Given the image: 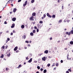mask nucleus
<instances>
[{
	"mask_svg": "<svg viewBox=\"0 0 73 73\" xmlns=\"http://www.w3.org/2000/svg\"><path fill=\"white\" fill-rule=\"evenodd\" d=\"M25 49H27V47H25L24 48Z\"/></svg>",
	"mask_w": 73,
	"mask_h": 73,
	"instance_id": "nucleus-59",
	"label": "nucleus"
},
{
	"mask_svg": "<svg viewBox=\"0 0 73 73\" xmlns=\"http://www.w3.org/2000/svg\"><path fill=\"white\" fill-rule=\"evenodd\" d=\"M48 58H51V57L50 56H48Z\"/></svg>",
	"mask_w": 73,
	"mask_h": 73,
	"instance_id": "nucleus-52",
	"label": "nucleus"
},
{
	"mask_svg": "<svg viewBox=\"0 0 73 73\" xmlns=\"http://www.w3.org/2000/svg\"><path fill=\"white\" fill-rule=\"evenodd\" d=\"M70 44H71V45H73V41H71L70 42Z\"/></svg>",
	"mask_w": 73,
	"mask_h": 73,
	"instance_id": "nucleus-13",
	"label": "nucleus"
},
{
	"mask_svg": "<svg viewBox=\"0 0 73 73\" xmlns=\"http://www.w3.org/2000/svg\"><path fill=\"white\" fill-rule=\"evenodd\" d=\"M68 49V48H64V50H67Z\"/></svg>",
	"mask_w": 73,
	"mask_h": 73,
	"instance_id": "nucleus-55",
	"label": "nucleus"
},
{
	"mask_svg": "<svg viewBox=\"0 0 73 73\" xmlns=\"http://www.w3.org/2000/svg\"><path fill=\"white\" fill-rule=\"evenodd\" d=\"M10 55H11V54H10V53H9L8 54V53H7V56L8 57H9V56H10Z\"/></svg>",
	"mask_w": 73,
	"mask_h": 73,
	"instance_id": "nucleus-17",
	"label": "nucleus"
},
{
	"mask_svg": "<svg viewBox=\"0 0 73 73\" xmlns=\"http://www.w3.org/2000/svg\"><path fill=\"white\" fill-rule=\"evenodd\" d=\"M41 18L42 19H44V17H42Z\"/></svg>",
	"mask_w": 73,
	"mask_h": 73,
	"instance_id": "nucleus-64",
	"label": "nucleus"
},
{
	"mask_svg": "<svg viewBox=\"0 0 73 73\" xmlns=\"http://www.w3.org/2000/svg\"><path fill=\"white\" fill-rule=\"evenodd\" d=\"M34 2H35V0H31V3H34Z\"/></svg>",
	"mask_w": 73,
	"mask_h": 73,
	"instance_id": "nucleus-20",
	"label": "nucleus"
},
{
	"mask_svg": "<svg viewBox=\"0 0 73 73\" xmlns=\"http://www.w3.org/2000/svg\"><path fill=\"white\" fill-rule=\"evenodd\" d=\"M36 32H38V29H37Z\"/></svg>",
	"mask_w": 73,
	"mask_h": 73,
	"instance_id": "nucleus-53",
	"label": "nucleus"
},
{
	"mask_svg": "<svg viewBox=\"0 0 73 73\" xmlns=\"http://www.w3.org/2000/svg\"><path fill=\"white\" fill-rule=\"evenodd\" d=\"M4 24H7V22H6V21H5V22H4Z\"/></svg>",
	"mask_w": 73,
	"mask_h": 73,
	"instance_id": "nucleus-39",
	"label": "nucleus"
},
{
	"mask_svg": "<svg viewBox=\"0 0 73 73\" xmlns=\"http://www.w3.org/2000/svg\"><path fill=\"white\" fill-rule=\"evenodd\" d=\"M55 63H53V64L52 65V66H54L55 65Z\"/></svg>",
	"mask_w": 73,
	"mask_h": 73,
	"instance_id": "nucleus-27",
	"label": "nucleus"
},
{
	"mask_svg": "<svg viewBox=\"0 0 73 73\" xmlns=\"http://www.w3.org/2000/svg\"><path fill=\"white\" fill-rule=\"evenodd\" d=\"M8 32H9V31H6V33H8Z\"/></svg>",
	"mask_w": 73,
	"mask_h": 73,
	"instance_id": "nucleus-62",
	"label": "nucleus"
},
{
	"mask_svg": "<svg viewBox=\"0 0 73 73\" xmlns=\"http://www.w3.org/2000/svg\"><path fill=\"white\" fill-rule=\"evenodd\" d=\"M6 70H8V68H6Z\"/></svg>",
	"mask_w": 73,
	"mask_h": 73,
	"instance_id": "nucleus-42",
	"label": "nucleus"
},
{
	"mask_svg": "<svg viewBox=\"0 0 73 73\" xmlns=\"http://www.w3.org/2000/svg\"><path fill=\"white\" fill-rule=\"evenodd\" d=\"M36 73H39V72H38V71H37Z\"/></svg>",
	"mask_w": 73,
	"mask_h": 73,
	"instance_id": "nucleus-63",
	"label": "nucleus"
},
{
	"mask_svg": "<svg viewBox=\"0 0 73 73\" xmlns=\"http://www.w3.org/2000/svg\"><path fill=\"white\" fill-rule=\"evenodd\" d=\"M21 27L23 29V28H24V25H23L21 26Z\"/></svg>",
	"mask_w": 73,
	"mask_h": 73,
	"instance_id": "nucleus-15",
	"label": "nucleus"
},
{
	"mask_svg": "<svg viewBox=\"0 0 73 73\" xmlns=\"http://www.w3.org/2000/svg\"><path fill=\"white\" fill-rule=\"evenodd\" d=\"M46 72V70H44L43 73H45Z\"/></svg>",
	"mask_w": 73,
	"mask_h": 73,
	"instance_id": "nucleus-19",
	"label": "nucleus"
},
{
	"mask_svg": "<svg viewBox=\"0 0 73 73\" xmlns=\"http://www.w3.org/2000/svg\"><path fill=\"white\" fill-rule=\"evenodd\" d=\"M47 16H48V17H50V18H51V17H52V16L50 15H49V13H47Z\"/></svg>",
	"mask_w": 73,
	"mask_h": 73,
	"instance_id": "nucleus-4",
	"label": "nucleus"
},
{
	"mask_svg": "<svg viewBox=\"0 0 73 73\" xmlns=\"http://www.w3.org/2000/svg\"><path fill=\"white\" fill-rule=\"evenodd\" d=\"M30 35H31V36H33V33H31Z\"/></svg>",
	"mask_w": 73,
	"mask_h": 73,
	"instance_id": "nucleus-25",
	"label": "nucleus"
},
{
	"mask_svg": "<svg viewBox=\"0 0 73 73\" xmlns=\"http://www.w3.org/2000/svg\"><path fill=\"white\" fill-rule=\"evenodd\" d=\"M17 11V9H16V8H15L13 9V12H14V13H15V12H16Z\"/></svg>",
	"mask_w": 73,
	"mask_h": 73,
	"instance_id": "nucleus-3",
	"label": "nucleus"
},
{
	"mask_svg": "<svg viewBox=\"0 0 73 73\" xmlns=\"http://www.w3.org/2000/svg\"><path fill=\"white\" fill-rule=\"evenodd\" d=\"M27 46H31L30 44H28Z\"/></svg>",
	"mask_w": 73,
	"mask_h": 73,
	"instance_id": "nucleus-57",
	"label": "nucleus"
},
{
	"mask_svg": "<svg viewBox=\"0 0 73 73\" xmlns=\"http://www.w3.org/2000/svg\"><path fill=\"white\" fill-rule=\"evenodd\" d=\"M34 62H35V63H36V62H37V61H35Z\"/></svg>",
	"mask_w": 73,
	"mask_h": 73,
	"instance_id": "nucleus-50",
	"label": "nucleus"
},
{
	"mask_svg": "<svg viewBox=\"0 0 73 73\" xmlns=\"http://www.w3.org/2000/svg\"><path fill=\"white\" fill-rule=\"evenodd\" d=\"M21 1V0H18V3H19V2H20Z\"/></svg>",
	"mask_w": 73,
	"mask_h": 73,
	"instance_id": "nucleus-46",
	"label": "nucleus"
},
{
	"mask_svg": "<svg viewBox=\"0 0 73 73\" xmlns=\"http://www.w3.org/2000/svg\"><path fill=\"white\" fill-rule=\"evenodd\" d=\"M50 40H52V37L50 38Z\"/></svg>",
	"mask_w": 73,
	"mask_h": 73,
	"instance_id": "nucleus-60",
	"label": "nucleus"
},
{
	"mask_svg": "<svg viewBox=\"0 0 73 73\" xmlns=\"http://www.w3.org/2000/svg\"><path fill=\"white\" fill-rule=\"evenodd\" d=\"M44 17L45 18V17H46V15L45 14H44L43 15Z\"/></svg>",
	"mask_w": 73,
	"mask_h": 73,
	"instance_id": "nucleus-38",
	"label": "nucleus"
},
{
	"mask_svg": "<svg viewBox=\"0 0 73 73\" xmlns=\"http://www.w3.org/2000/svg\"><path fill=\"white\" fill-rule=\"evenodd\" d=\"M13 33H16V31L15 30H13Z\"/></svg>",
	"mask_w": 73,
	"mask_h": 73,
	"instance_id": "nucleus-32",
	"label": "nucleus"
},
{
	"mask_svg": "<svg viewBox=\"0 0 73 73\" xmlns=\"http://www.w3.org/2000/svg\"><path fill=\"white\" fill-rule=\"evenodd\" d=\"M30 56H32V54H30Z\"/></svg>",
	"mask_w": 73,
	"mask_h": 73,
	"instance_id": "nucleus-56",
	"label": "nucleus"
},
{
	"mask_svg": "<svg viewBox=\"0 0 73 73\" xmlns=\"http://www.w3.org/2000/svg\"><path fill=\"white\" fill-rule=\"evenodd\" d=\"M49 52V51L48 50H45L44 52V53H46V54H47V53H48V52Z\"/></svg>",
	"mask_w": 73,
	"mask_h": 73,
	"instance_id": "nucleus-7",
	"label": "nucleus"
},
{
	"mask_svg": "<svg viewBox=\"0 0 73 73\" xmlns=\"http://www.w3.org/2000/svg\"><path fill=\"white\" fill-rule=\"evenodd\" d=\"M11 6H12V7H13V5L12 4H11Z\"/></svg>",
	"mask_w": 73,
	"mask_h": 73,
	"instance_id": "nucleus-58",
	"label": "nucleus"
},
{
	"mask_svg": "<svg viewBox=\"0 0 73 73\" xmlns=\"http://www.w3.org/2000/svg\"><path fill=\"white\" fill-rule=\"evenodd\" d=\"M68 71H69V72H72V71L71 70H70V69H68Z\"/></svg>",
	"mask_w": 73,
	"mask_h": 73,
	"instance_id": "nucleus-33",
	"label": "nucleus"
},
{
	"mask_svg": "<svg viewBox=\"0 0 73 73\" xmlns=\"http://www.w3.org/2000/svg\"><path fill=\"white\" fill-rule=\"evenodd\" d=\"M10 35H11V36H12V35H13V33H11Z\"/></svg>",
	"mask_w": 73,
	"mask_h": 73,
	"instance_id": "nucleus-43",
	"label": "nucleus"
},
{
	"mask_svg": "<svg viewBox=\"0 0 73 73\" xmlns=\"http://www.w3.org/2000/svg\"><path fill=\"white\" fill-rule=\"evenodd\" d=\"M62 22V20H60L59 21V23H61Z\"/></svg>",
	"mask_w": 73,
	"mask_h": 73,
	"instance_id": "nucleus-35",
	"label": "nucleus"
},
{
	"mask_svg": "<svg viewBox=\"0 0 73 73\" xmlns=\"http://www.w3.org/2000/svg\"><path fill=\"white\" fill-rule=\"evenodd\" d=\"M26 60H29V58H28V57L27 56L26 58Z\"/></svg>",
	"mask_w": 73,
	"mask_h": 73,
	"instance_id": "nucleus-36",
	"label": "nucleus"
},
{
	"mask_svg": "<svg viewBox=\"0 0 73 73\" xmlns=\"http://www.w3.org/2000/svg\"><path fill=\"white\" fill-rule=\"evenodd\" d=\"M56 66H58V63H56Z\"/></svg>",
	"mask_w": 73,
	"mask_h": 73,
	"instance_id": "nucleus-29",
	"label": "nucleus"
},
{
	"mask_svg": "<svg viewBox=\"0 0 73 73\" xmlns=\"http://www.w3.org/2000/svg\"><path fill=\"white\" fill-rule=\"evenodd\" d=\"M1 48L2 49H4V48H5V46H2L1 47Z\"/></svg>",
	"mask_w": 73,
	"mask_h": 73,
	"instance_id": "nucleus-23",
	"label": "nucleus"
},
{
	"mask_svg": "<svg viewBox=\"0 0 73 73\" xmlns=\"http://www.w3.org/2000/svg\"><path fill=\"white\" fill-rule=\"evenodd\" d=\"M32 58H31L30 59V60H29L28 61V62L29 63H31V62H32Z\"/></svg>",
	"mask_w": 73,
	"mask_h": 73,
	"instance_id": "nucleus-5",
	"label": "nucleus"
},
{
	"mask_svg": "<svg viewBox=\"0 0 73 73\" xmlns=\"http://www.w3.org/2000/svg\"><path fill=\"white\" fill-rule=\"evenodd\" d=\"M42 61H45V60H46V58L45 57H44L43 58H42Z\"/></svg>",
	"mask_w": 73,
	"mask_h": 73,
	"instance_id": "nucleus-2",
	"label": "nucleus"
},
{
	"mask_svg": "<svg viewBox=\"0 0 73 73\" xmlns=\"http://www.w3.org/2000/svg\"><path fill=\"white\" fill-rule=\"evenodd\" d=\"M15 27V24H12V26H11V28H14Z\"/></svg>",
	"mask_w": 73,
	"mask_h": 73,
	"instance_id": "nucleus-12",
	"label": "nucleus"
},
{
	"mask_svg": "<svg viewBox=\"0 0 73 73\" xmlns=\"http://www.w3.org/2000/svg\"><path fill=\"white\" fill-rule=\"evenodd\" d=\"M7 40L8 41H9L10 40V38H7Z\"/></svg>",
	"mask_w": 73,
	"mask_h": 73,
	"instance_id": "nucleus-51",
	"label": "nucleus"
},
{
	"mask_svg": "<svg viewBox=\"0 0 73 73\" xmlns=\"http://www.w3.org/2000/svg\"><path fill=\"white\" fill-rule=\"evenodd\" d=\"M33 19V16H32L29 19H30V20H31V21H32V19Z\"/></svg>",
	"mask_w": 73,
	"mask_h": 73,
	"instance_id": "nucleus-10",
	"label": "nucleus"
},
{
	"mask_svg": "<svg viewBox=\"0 0 73 73\" xmlns=\"http://www.w3.org/2000/svg\"><path fill=\"white\" fill-rule=\"evenodd\" d=\"M52 18H54H54H55V17H56V16H55V15H53L52 16Z\"/></svg>",
	"mask_w": 73,
	"mask_h": 73,
	"instance_id": "nucleus-16",
	"label": "nucleus"
},
{
	"mask_svg": "<svg viewBox=\"0 0 73 73\" xmlns=\"http://www.w3.org/2000/svg\"><path fill=\"white\" fill-rule=\"evenodd\" d=\"M16 19V18L15 17H14L12 19V20L13 21H15Z\"/></svg>",
	"mask_w": 73,
	"mask_h": 73,
	"instance_id": "nucleus-9",
	"label": "nucleus"
},
{
	"mask_svg": "<svg viewBox=\"0 0 73 73\" xmlns=\"http://www.w3.org/2000/svg\"><path fill=\"white\" fill-rule=\"evenodd\" d=\"M60 62L61 63H62V62H63V60H61L60 61Z\"/></svg>",
	"mask_w": 73,
	"mask_h": 73,
	"instance_id": "nucleus-44",
	"label": "nucleus"
},
{
	"mask_svg": "<svg viewBox=\"0 0 73 73\" xmlns=\"http://www.w3.org/2000/svg\"><path fill=\"white\" fill-rule=\"evenodd\" d=\"M21 66H21V65L20 64L18 67L17 68H21Z\"/></svg>",
	"mask_w": 73,
	"mask_h": 73,
	"instance_id": "nucleus-14",
	"label": "nucleus"
},
{
	"mask_svg": "<svg viewBox=\"0 0 73 73\" xmlns=\"http://www.w3.org/2000/svg\"><path fill=\"white\" fill-rule=\"evenodd\" d=\"M12 12H10V15H11L12 14Z\"/></svg>",
	"mask_w": 73,
	"mask_h": 73,
	"instance_id": "nucleus-49",
	"label": "nucleus"
},
{
	"mask_svg": "<svg viewBox=\"0 0 73 73\" xmlns=\"http://www.w3.org/2000/svg\"><path fill=\"white\" fill-rule=\"evenodd\" d=\"M1 58H3V57H4V56L3 55V54H2V55H1Z\"/></svg>",
	"mask_w": 73,
	"mask_h": 73,
	"instance_id": "nucleus-22",
	"label": "nucleus"
},
{
	"mask_svg": "<svg viewBox=\"0 0 73 73\" xmlns=\"http://www.w3.org/2000/svg\"><path fill=\"white\" fill-rule=\"evenodd\" d=\"M42 54H43V53H42L41 54H39L38 55L39 56H41V55H42Z\"/></svg>",
	"mask_w": 73,
	"mask_h": 73,
	"instance_id": "nucleus-18",
	"label": "nucleus"
},
{
	"mask_svg": "<svg viewBox=\"0 0 73 73\" xmlns=\"http://www.w3.org/2000/svg\"><path fill=\"white\" fill-rule=\"evenodd\" d=\"M66 73H69V72L68 71H66Z\"/></svg>",
	"mask_w": 73,
	"mask_h": 73,
	"instance_id": "nucleus-47",
	"label": "nucleus"
},
{
	"mask_svg": "<svg viewBox=\"0 0 73 73\" xmlns=\"http://www.w3.org/2000/svg\"><path fill=\"white\" fill-rule=\"evenodd\" d=\"M16 52V53H19V50H17Z\"/></svg>",
	"mask_w": 73,
	"mask_h": 73,
	"instance_id": "nucleus-37",
	"label": "nucleus"
},
{
	"mask_svg": "<svg viewBox=\"0 0 73 73\" xmlns=\"http://www.w3.org/2000/svg\"><path fill=\"white\" fill-rule=\"evenodd\" d=\"M23 37L24 39H25V38H26V36H25V35H24V36H23Z\"/></svg>",
	"mask_w": 73,
	"mask_h": 73,
	"instance_id": "nucleus-26",
	"label": "nucleus"
},
{
	"mask_svg": "<svg viewBox=\"0 0 73 73\" xmlns=\"http://www.w3.org/2000/svg\"><path fill=\"white\" fill-rule=\"evenodd\" d=\"M37 68L38 69V70H39L40 69V67L39 66H37Z\"/></svg>",
	"mask_w": 73,
	"mask_h": 73,
	"instance_id": "nucleus-24",
	"label": "nucleus"
},
{
	"mask_svg": "<svg viewBox=\"0 0 73 73\" xmlns=\"http://www.w3.org/2000/svg\"><path fill=\"white\" fill-rule=\"evenodd\" d=\"M10 0H9V1H8L7 2V3L6 4L5 6H6V5H7V4H8V3H9V1H10Z\"/></svg>",
	"mask_w": 73,
	"mask_h": 73,
	"instance_id": "nucleus-41",
	"label": "nucleus"
},
{
	"mask_svg": "<svg viewBox=\"0 0 73 73\" xmlns=\"http://www.w3.org/2000/svg\"><path fill=\"white\" fill-rule=\"evenodd\" d=\"M27 1H26L25 2V4H24L23 5V6L24 7H25L26 5H27Z\"/></svg>",
	"mask_w": 73,
	"mask_h": 73,
	"instance_id": "nucleus-1",
	"label": "nucleus"
},
{
	"mask_svg": "<svg viewBox=\"0 0 73 73\" xmlns=\"http://www.w3.org/2000/svg\"><path fill=\"white\" fill-rule=\"evenodd\" d=\"M70 4H68V6H70Z\"/></svg>",
	"mask_w": 73,
	"mask_h": 73,
	"instance_id": "nucleus-61",
	"label": "nucleus"
},
{
	"mask_svg": "<svg viewBox=\"0 0 73 73\" xmlns=\"http://www.w3.org/2000/svg\"><path fill=\"white\" fill-rule=\"evenodd\" d=\"M17 49H18V47L17 46L15 47L14 49V51H16L17 50Z\"/></svg>",
	"mask_w": 73,
	"mask_h": 73,
	"instance_id": "nucleus-6",
	"label": "nucleus"
},
{
	"mask_svg": "<svg viewBox=\"0 0 73 73\" xmlns=\"http://www.w3.org/2000/svg\"><path fill=\"white\" fill-rule=\"evenodd\" d=\"M40 70L41 71H42V70H43V69L41 68L40 69Z\"/></svg>",
	"mask_w": 73,
	"mask_h": 73,
	"instance_id": "nucleus-48",
	"label": "nucleus"
},
{
	"mask_svg": "<svg viewBox=\"0 0 73 73\" xmlns=\"http://www.w3.org/2000/svg\"><path fill=\"white\" fill-rule=\"evenodd\" d=\"M39 23H40V24H42V21H40L39 22Z\"/></svg>",
	"mask_w": 73,
	"mask_h": 73,
	"instance_id": "nucleus-30",
	"label": "nucleus"
},
{
	"mask_svg": "<svg viewBox=\"0 0 73 73\" xmlns=\"http://www.w3.org/2000/svg\"><path fill=\"white\" fill-rule=\"evenodd\" d=\"M57 42H58V43H59V42H60V41L59 40V41H58Z\"/></svg>",
	"mask_w": 73,
	"mask_h": 73,
	"instance_id": "nucleus-54",
	"label": "nucleus"
},
{
	"mask_svg": "<svg viewBox=\"0 0 73 73\" xmlns=\"http://www.w3.org/2000/svg\"><path fill=\"white\" fill-rule=\"evenodd\" d=\"M34 28L35 29H37V27H36V26H35L34 27Z\"/></svg>",
	"mask_w": 73,
	"mask_h": 73,
	"instance_id": "nucleus-40",
	"label": "nucleus"
},
{
	"mask_svg": "<svg viewBox=\"0 0 73 73\" xmlns=\"http://www.w3.org/2000/svg\"><path fill=\"white\" fill-rule=\"evenodd\" d=\"M36 15V13H33L32 14V16L33 17V16H35Z\"/></svg>",
	"mask_w": 73,
	"mask_h": 73,
	"instance_id": "nucleus-11",
	"label": "nucleus"
},
{
	"mask_svg": "<svg viewBox=\"0 0 73 73\" xmlns=\"http://www.w3.org/2000/svg\"><path fill=\"white\" fill-rule=\"evenodd\" d=\"M47 66L49 67V66H50V64H47Z\"/></svg>",
	"mask_w": 73,
	"mask_h": 73,
	"instance_id": "nucleus-21",
	"label": "nucleus"
},
{
	"mask_svg": "<svg viewBox=\"0 0 73 73\" xmlns=\"http://www.w3.org/2000/svg\"><path fill=\"white\" fill-rule=\"evenodd\" d=\"M25 42H26V43H29V41H27V40H26L25 41Z\"/></svg>",
	"mask_w": 73,
	"mask_h": 73,
	"instance_id": "nucleus-34",
	"label": "nucleus"
},
{
	"mask_svg": "<svg viewBox=\"0 0 73 73\" xmlns=\"http://www.w3.org/2000/svg\"><path fill=\"white\" fill-rule=\"evenodd\" d=\"M33 32V33H35L36 32V31H35V30H34Z\"/></svg>",
	"mask_w": 73,
	"mask_h": 73,
	"instance_id": "nucleus-31",
	"label": "nucleus"
},
{
	"mask_svg": "<svg viewBox=\"0 0 73 73\" xmlns=\"http://www.w3.org/2000/svg\"><path fill=\"white\" fill-rule=\"evenodd\" d=\"M70 32H71V34H73V30H72L70 31Z\"/></svg>",
	"mask_w": 73,
	"mask_h": 73,
	"instance_id": "nucleus-28",
	"label": "nucleus"
},
{
	"mask_svg": "<svg viewBox=\"0 0 73 73\" xmlns=\"http://www.w3.org/2000/svg\"><path fill=\"white\" fill-rule=\"evenodd\" d=\"M66 35H68V36H69L70 35V32L69 33L68 32H66Z\"/></svg>",
	"mask_w": 73,
	"mask_h": 73,
	"instance_id": "nucleus-8",
	"label": "nucleus"
},
{
	"mask_svg": "<svg viewBox=\"0 0 73 73\" xmlns=\"http://www.w3.org/2000/svg\"><path fill=\"white\" fill-rule=\"evenodd\" d=\"M63 9H64V5H63L62 6V10Z\"/></svg>",
	"mask_w": 73,
	"mask_h": 73,
	"instance_id": "nucleus-45",
	"label": "nucleus"
}]
</instances>
